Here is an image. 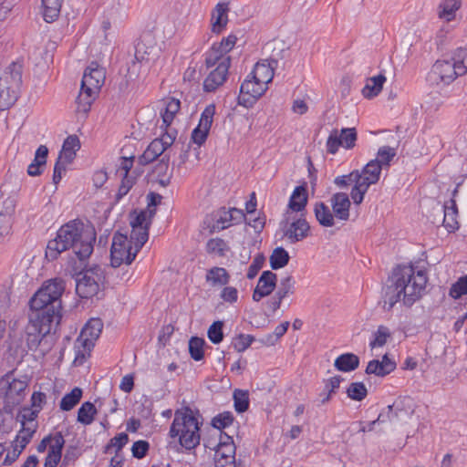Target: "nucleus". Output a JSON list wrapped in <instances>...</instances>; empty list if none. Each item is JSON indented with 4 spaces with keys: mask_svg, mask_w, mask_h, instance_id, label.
<instances>
[{
    "mask_svg": "<svg viewBox=\"0 0 467 467\" xmlns=\"http://www.w3.org/2000/svg\"><path fill=\"white\" fill-rule=\"evenodd\" d=\"M96 236L93 226L86 225L79 219L71 220L63 224L57 236L47 243L46 257L53 261L61 253L71 249L79 262L85 263L93 253Z\"/></svg>",
    "mask_w": 467,
    "mask_h": 467,
    "instance_id": "1",
    "label": "nucleus"
},
{
    "mask_svg": "<svg viewBox=\"0 0 467 467\" xmlns=\"http://www.w3.org/2000/svg\"><path fill=\"white\" fill-rule=\"evenodd\" d=\"M427 281L424 271L419 270L415 274L411 265H398L393 269L383 288V308L389 311L400 300L407 306H412L421 297Z\"/></svg>",
    "mask_w": 467,
    "mask_h": 467,
    "instance_id": "2",
    "label": "nucleus"
},
{
    "mask_svg": "<svg viewBox=\"0 0 467 467\" xmlns=\"http://www.w3.org/2000/svg\"><path fill=\"white\" fill-rule=\"evenodd\" d=\"M64 291L65 282L61 278L45 282L29 300L30 322L58 327L62 318L61 296Z\"/></svg>",
    "mask_w": 467,
    "mask_h": 467,
    "instance_id": "3",
    "label": "nucleus"
},
{
    "mask_svg": "<svg viewBox=\"0 0 467 467\" xmlns=\"http://www.w3.org/2000/svg\"><path fill=\"white\" fill-rule=\"evenodd\" d=\"M169 435L179 438V443L186 450H192L200 443V423L189 407L177 410Z\"/></svg>",
    "mask_w": 467,
    "mask_h": 467,
    "instance_id": "4",
    "label": "nucleus"
},
{
    "mask_svg": "<svg viewBox=\"0 0 467 467\" xmlns=\"http://www.w3.org/2000/svg\"><path fill=\"white\" fill-rule=\"evenodd\" d=\"M23 65L12 62L3 69L0 67V110L9 109L18 98L22 84Z\"/></svg>",
    "mask_w": 467,
    "mask_h": 467,
    "instance_id": "5",
    "label": "nucleus"
},
{
    "mask_svg": "<svg viewBox=\"0 0 467 467\" xmlns=\"http://www.w3.org/2000/svg\"><path fill=\"white\" fill-rule=\"evenodd\" d=\"M105 281L104 272L99 265L84 268L76 277V293L81 298H91L98 295Z\"/></svg>",
    "mask_w": 467,
    "mask_h": 467,
    "instance_id": "6",
    "label": "nucleus"
},
{
    "mask_svg": "<svg viewBox=\"0 0 467 467\" xmlns=\"http://www.w3.org/2000/svg\"><path fill=\"white\" fill-rule=\"evenodd\" d=\"M382 170V166L378 163V161L371 160L359 171V183L354 185L350 192L351 199L355 204L358 205L363 202L364 195L369 186L379 181Z\"/></svg>",
    "mask_w": 467,
    "mask_h": 467,
    "instance_id": "7",
    "label": "nucleus"
},
{
    "mask_svg": "<svg viewBox=\"0 0 467 467\" xmlns=\"http://www.w3.org/2000/svg\"><path fill=\"white\" fill-rule=\"evenodd\" d=\"M138 252L132 248L127 235L116 233L112 239L110 248V264L112 267H119L121 264L130 265Z\"/></svg>",
    "mask_w": 467,
    "mask_h": 467,
    "instance_id": "8",
    "label": "nucleus"
},
{
    "mask_svg": "<svg viewBox=\"0 0 467 467\" xmlns=\"http://www.w3.org/2000/svg\"><path fill=\"white\" fill-rule=\"evenodd\" d=\"M27 387L26 380L15 379L12 373H7L0 379V394L4 395L8 406H16L25 398Z\"/></svg>",
    "mask_w": 467,
    "mask_h": 467,
    "instance_id": "9",
    "label": "nucleus"
},
{
    "mask_svg": "<svg viewBox=\"0 0 467 467\" xmlns=\"http://www.w3.org/2000/svg\"><path fill=\"white\" fill-rule=\"evenodd\" d=\"M357 139L358 134L355 128H343L340 132L334 129L327 140V151L336 154L340 146L351 150L355 147Z\"/></svg>",
    "mask_w": 467,
    "mask_h": 467,
    "instance_id": "10",
    "label": "nucleus"
},
{
    "mask_svg": "<svg viewBox=\"0 0 467 467\" xmlns=\"http://www.w3.org/2000/svg\"><path fill=\"white\" fill-rule=\"evenodd\" d=\"M266 89L267 86L261 87V83L253 78V76H248L241 85L238 104L244 107L252 106Z\"/></svg>",
    "mask_w": 467,
    "mask_h": 467,
    "instance_id": "11",
    "label": "nucleus"
},
{
    "mask_svg": "<svg viewBox=\"0 0 467 467\" xmlns=\"http://www.w3.org/2000/svg\"><path fill=\"white\" fill-rule=\"evenodd\" d=\"M57 327L49 326L42 322H30L26 326V344L30 350H36L40 345L43 337L50 334L52 331L56 332Z\"/></svg>",
    "mask_w": 467,
    "mask_h": 467,
    "instance_id": "12",
    "label": "nucleus"
},
{
    "mask_svg": "<svg viewBox=\"0 0 467 467\" xmlns=\"http://www.w3.org/2000/svg\"><path fill=\"white\" fill-rule=\"evenodd\" d=\"M215 113V106L208 105L202 111L198 126L192 132V140L201 146L203 144L209 134L213 119Z\"/></svg>",
    "mask_w": 467,
    "mask_h": 467,
    "instance_id": "13",
    "label": "nucleus"
},
{
    "mask_svg": "<svg viewBox=\"0 0 467 467\" xmlns=\"http://www.w3.org/2000/svg\"><path fill=\"white\" fill-rule=\"evenodd\" d=\"M231 65V57L227 56L226 58H223L204 79L203 82V89L206 92H213L220 86H222L227 78L228 70Z\"/></svg>",
    "mask_w": 467,
    "mask_h": 467,
    "instance_id": "14",
    "label": "nucleus"
},
{
    "mask_svg": "<svg viewBox=\"0 0 467 467\" xmlns=\"http://www.w3.org/2000/svg\"><path fill=\"white\" fill-rule=\"evenodd\" d=\"M102 328L103 322L100 318H90L82 328L77 342L89 351L94 347V343L99 338Z\"/></svg>",
    "mask_w": 467,
    "mask_h": 467,
    "instance_id": "15",
    "label": "nucleus"
},
{
    "mask_svg": "<svg viewBox=\"0 0 467 467\" xmlns=\"http://www.w3.org/2000/svg\"><path fill=\"white\" fill-rule=\"evenodd\" d=\"M431 75L444 84H450L457 77L462 76L458 72V66L453 57L451 60H437L432 66Z\"/></svg>",
    "mask_w": 467,
    "mask_h": 467,
    "instance_id": "16",
    "label": "nucleus"
},
{
    "mask_svg": "<svg viewBox=\"0 0 467 467\" xmlns=\"http://www.w3.org/2000/svg\"><path fill=\"white\" fill-rule=\"evenodd\" d=\"M411 399L403 398L396 400L392 405L387 407V418L389 421L398 423L405 421L413 414Z\"/></svg>",
    "mask_w": 467,
    "mask_h": 467,
    "instance_id": "17",
    "label": "nucleus"
},
{
    "mask_svg": "<svg viewBox=\"0 0 467 467\" xmlns=\"http://www.w3.org/2000/svg\"><path fill=\"white\" fill-rule=\"evenodd\" d=\"M105 81V70L98 63L92 62L85 70L81 85L88 90L99 91Z\"/></svg>",
    "mask_w": 467,
    "mask_h": 467,
    "instance_id": "18",
    "label": "nucleus"
},
{
    "mask_svg": "<svg viewBox=\"0 0 467 467\" xmlns=\"http://www.w3.org/2000/svg\"><path fill=\"white\" fill-rule=\"evenodd\" d=\"M277 275L272 271H264L253 293V300L258 302L269 296L276 286Z\"/></svg>",
    "mask_w": 467,
    "mask_h": 467,
    "instance_id": "19",
    "label": "nucleus"
},
{
    "mask_svg": "<svg viewBox=\"0 0 467 467\" xmlns=\"http://www.w3.org/2000/svg\"><path fill=\"white\" fill-rule=\"evenodd\" d=\"M310 225L305 218L294 220L285 230L284 236L291 244L304 240L309 234Z\"/></svg>",
    "mask_w": 467,
    "mask_h": 467,
    "instance_id": "20",
    "label": "nucleus"
},
{
    "mask_svg": "<svg viewBox=\"0 0 467 467\" xmlns=\"http://www.w3.org/2000/svg\"><path fill=\"white\" fill-rule=\"evenodd\" d=\"M229 4L226 2L218 3L211 14V30L214 34H220L227 26Z\"/></svg>",
    "mask_w": 467,
    "mask_h": 467,
    "instance_id": "21",
    "label": "nucleus"
},
{
    "mask_svg": "<svg viewBox=\"0 0 467 467\" xmlns=\"http://www.w3.org/2000/svg\"><path fill=\"white\" fill-rule=\"evenodd\" d=\"M333 213L342 221L349 219L350 199L346 192H337L330 199Z\"/></svg>",
    "mask_w": 467,
    "mask_h": 467,
    "instance_id": "22",
    "label": "nucleus"
},
{
    "mask_svg": "<svg viewBox=\"0 0 467 467\" xmlns=\"http://www.w3.org/2000/svg\"><path fill=\"white\" fill-rule=\"evenodd\" d=\"M274 65H277V60L271 59L268 63L258 62L255 64L250 76H253V78L261 83V86H267L274 78Z\"/></svg>",
    "mask_w": 467,
    "mask_h": 467,
    "instance_id": "23",
    "label": "nucleus"
},
{
    "mask_svg": "<svg viewBox=\"0 0 467 467\" xmlns=\"http://www.w3.org/2000/svg\"><path fill=\"white\" fill-rule=\"evenodd\" d=\"M449 203L450 204L445 203L442 206V223L449 232H454L459 228V223L457 221L458 209L456 202L453 199H451Z\"/></svg>",
    "mask_w": 467,
    "mask_h": 467,
    "instance_id": "24",
    "label": "nucleus"
},
{
    "mask_svg": "<svg viewBox=\"0 0 467 467\" xmlns=\"http://www.w3.org/2000/svg\"><path fill=\"white\" fill-rule=\"evenodd\" d=\"M234 213H237L240 219L244 218V213L242 210L233 208L226 210L225 208L220 209L214 216L213 228L223 230L230 226V223L234 221Z\"/></svg>",
    "mask_w": 467,
    "mask_h": 467,
    "instance_id": "25",
    "label": "nucleus"
},
{
    "mask_svg": "<svg viewBox=\"0 0 467 467\" xmlns=\"http://www.w3.org/2000/svg\"><path fill=\"white\" fill-rule=\"evenodd\" d=\"M80 149V141L77 135H69L63 142L59 152V159H64L66 162H72L76 157V152Z\"/></svg>",
    "mask_w": 467,
    "mask_h": 467,
    "instance_id": "26",
    "label": "nucleus"
},
{
    "mask_svg": "<svg viewBox=\"0 0 467 467\" xmlns=\"http://www.w3.org/2000/svg\"><path fill=\"white\" fill-rule=\"evenodd\" d=\"M98 94L99 92L95 90L89 91L88 90V88L81 85L79 94L76 100L77 112L86 115L90 110L91 105Z\"/></svg>",
    "mask_w": 467,
    "mask_h": 467,
    "instance_id": "27",
    "label": "nucleus"
},
{
    "mask_svg": "<svg viewBox=\"0 0 467 467\" xmlns=\"http://www.w3.org/2000/svg\"><path fill=\"white\" fill-rule=\"evenodd\" d=\"M205 280L212 286H223L229 283L230 275L225 268L214 266L207 271Z\"/></svg>",
    "mask_w": 467,
    "mask_h": 467,
    "instance_id": "28",
    "label": "nucleus"
},
{
    "mask_svg": "<svg viewBox=\"0 0 467 467\" xmlns=\"http://www.w3.org/2000/svg\"><path fill=\"white\" fill-rule=\"evenodd\" d=\"M307 199L306 188L303 185L296 186L290 197L288 208L293 212H302L306 206Z\"/></svg>",
    "mask_w": 467,
    "mask_h": 467,
    "instance_id": "29",
    "label": "nucleus"
},
{
    "mask_svg": "<svg viewBox=\"0 0 467 467\" xmlns=\"http://www.w3.org/2000/svg\"><path fill=\"white\" fill-rule=\"evenodd\" d=\"M359 365V358L353 353H345L338 356L334 363L335 368L342 372L355 370Z\"/></svg>",
    "mask_w": 467,
    "mask_h": 467,
    "instance_id": "30",
    "label": "nucleus"
},
{
    "mask_svg": "<svg viewBox=\"0 0 467 467\" xmlns=\"http://www.w3.org/2000/svg\"><path fill=\"white\" fill-rule=\"evenodd\" d=\"M166 149L162 146L161 142L155 139L150 143L143 154L140 157V163L141 165L149 164L154 161Z\"/></svg>",
    "mask_w": 467,
    "mask_h": 467,
    "instance_id": "31",
    "label": "nucleus"
},
{
    "mask_svg": "<svg viewBox=\"0 0 467 467\" xmlns=\"http://www.w3.org/2000/svg\"><path fill=\"white\" fill-rule=\"evenodd\" d=\"M385 81L386 77L383 74L368 78L362 89V95L367 99H372L378 96L382 90Z\"/></svg>",
    "mask_w": 467,
    "mask_h": 467,
    "instance_id": "32",
    "label": "nucleus"
},
{
    "mask_svg": "<svg viewBox=\"0 0 467 467\" xmlns=\"http://www.w3.org/2000/svg\"><path fill=\"white\" fill-rule=\"evenodd\" d=\"M314 213L317 222L324 227H332L335 224V214L324 202L315 204Z\"/></svg>",
    "mask_w": 467,
    "mask_h": 467,
    "instance_id": "33",
    "label": "nucleus"
},
{
    "mask_svg": "<svg viewBox=\"0 0 467 467\" xmlns=\"http://www.w3.org/2000/svg\"><path fill=\"white\" fill-rule=\"evenodd\" d=\"M462 5L461 0H443L439 5V17L450 22L454 19L455 13Z\"/></svg>",
    "mask_w": 467,
    "mask_h": 467,
    "instance_id": "34",
    "label": "nucleus"
},
{
    "mask_svg": "<svg viewBox=\"0 0 467 467\" xmlns=\"http://www.w3.org/2000/svg\"><path fill=\"white\" fill-rule=\"evenodd\" d=\"M160 50L157 47H146L143 42L138 43L136 47L135 58L139 62H153L159 55Z\"/></svg>",
    "mask_w": 467,
    "mask_h": 467,
    "instance_id": "35",
    "label": "nucleus"
},
{
    "mask_svg": "<svg viewBox=\"0 0 467 467\" xmlns=\"http://www.w3.org/2000/svg\"><path fill=\"white\" fill-rule=\"evenodd\" d=\"M44 8L43 17L47 23L54 22L59 16L61 9L60 0H42Z\"/></svg>",
    "mask_w": 467,
    "mask_h": 467,
    "instance_id": "36",
    "label": "nucleus"
},
{
    "mask_svg": "<svg viewBox=\"0 0 467 467\" xmlns=\"http://www.w3.org/2000/svg\"><path fill=\"white\" fill-rule=\"evenodd\" d=\"M181 102L174 98L169 99L164 111L161 112L162 122L165 128H168L172 122L176 113L180 110Z\"/></svg>",
    "mask_w": 467,
    "mask_h": 467,
    "instance_id": "37",
    "label": "nucleus"
},
{
    "mask_svg": "<svg viewBox=\"0 0 467 467\" xmlns=\"http://www.w3.org/2000/svg\"><path fill=\"white\" fill-rule=\"evenodd\" d=\"M97 414V409L90 401L84 402L78 411V421L89 425L93 422L94 417Z\"/></svg>",
    "mask_w": 467,
    "mask_h": 467,
    "instance_id": "38",
    "label": "nucleus"
},
{
    "mask_svg": "<svg viewBox=\"0 0 467 467\" xmlns=\"http://www.w3.org/2000/svg\"><path fill=\"white\" fill-rule=\"evenodd\" d=\"M82 389L78 387L74 388L69 393L66 394L60 401V410L64 411L71 410L81 400Z\"/></svg>",
    "mask_w": 467,
    "mask_h": 467,
    "instance_id": "39",
    "label": "nucleus"
},
{
    "mask_svg": "<svg viewBox=\"0 0 467 467\" xmlns=\"http://www.w3.org/2000/svg\"><path fill=\"white\" fill-rule=\"evenodd\" d=\"M290 256L283 247H276L270 255V265L274 270L285 267L289 262Z\"/></svg>",
    "mask_w": 467,
    "mask_h": 467,
    "instance_id": "40",
    "label": "nucleus"
},
{
    "mask_svg": "<svg viewBox=\"0 0 467 467\" xmlns=\"http://www.w3.org/2000/svg\"><path fill=\"white\" fill-rule=\"evenodd\" d=\"M149 230L147 227L132 228L129 242H130L131 245L132 244H134L136 252H139L148 241Z\"/></svg>",
    "mask_w": 467,
    "mask_h": 467,
    "instance_id": "41",
    "label": "nucleus"
},
{
    "mask_svg": "<svg viewBox=\"0 0 467 467\" xmlns=\"http://www.w3.org/2000/svg\"><path fill=\"white\" fill-rule=\"evenodd\" d=\"M130 216L131 228L147 227V229H150L152 219L154 218L150 217V213L146 210H142L140 213L134 211Z\"/></svg>",
    "mask_w": 467,
    "mask_h": 467,
    "instance_id": "42",
    "label": "nucleus"
},
{
    "mask_svg": "<svg viewBox=\"0 0 467 467\" xmlns=\"http://www.w3.org/2000/svg\"><path fill=\"white\" fill-rule=\"evenodd\" d=\"M392 334L389 327L386 326L380 325L378 327V329L374 332V338L370 341L369 347L371 348H381L383 347L387 341L391 337Z\"/></svg>",
    "mask_w": 467,
    "mask_h": 467,
    "instance_id": "43",
    "label": "nucleus"
},
{
    "mask_svg": "<svg viewBox=\"0 0 467 467\" xmlns=\"http://www.w3.org/2000/svg\"><path fill=\"white\" fill-rule=\"evenodd\" d=\"M234 409L237 412L243 413L249 408V392L248 390L236 389L234 391Z\"/></svg>",
    "mask_w": 467,
    "mask_h": 467,
    "instance_id": "44",
    "label": "nucleus"
},
{
    "mask_svg": "<svg viewBox=\"0 0 467 467\" xmlns=\"http://www.w3.org/2000/svg\"><path fill=\"white\" fill-rule=\"evenodd\" d=\"M347 396L356 401L363 400L368 395V389L363 382H352L347 389Z\"/></svg>",
    "mask_w": 467,
    "mask_h": 467,
    "instance_id": "45",
    "label": "nucleus"
},
{
    "mask_svg": "<svg viewBox=\"0 0 467 467\" xmlns=\"http://www.w3.org/2000/svg\"><path fill=\"white\" fill-rule=\"evenodd\" d=\"M204 339L198 337H192L189 340V353L191 358L195 361H200L203 358V346Z\"/></svg>",
    "mask_w": 467,
    "mask_h": 467,
    "instance_id": "46",
    "label": "nucleus"
},
{
    "mask_svg": "<svg viewBox=\"0 0 467 467\" xmlns=\"http://www.w3.org/2000/svg\"><path fill=\"white\" fill-rule=\"evenodd\" d=\"M228 249L226 242L221 238H212L206 244V252L218 256H224Z\"/></svg>",
    "mask_w": 467,
    "mask_h": 467,
    "instance_id": "47",
    "label": "nucleus"
},
{
    "mask_svg": "<svg viewBox=\"0 0 467 467\" xmlns=\"http://www.w3.org/2000/svg\"><path fill=\"white\" fill-rule=\"evenodd\" d=\"M295 284L296 281L292 275H286L282 278L275 296L284 299L288 295H293L295 293Z\"/></svg>",
    "mask_w": 467,
    "mask_h": 467,
    "instance_id": "48",
    "label": "nucleus"
},
{
    "mask_svg": "<svg viewBox=\"0 0 467 467\" xmlns=\"http://www.w3.org/2000/svg\"><path fill=\"white\" fill-rule=\"evenodd\" d=\"M235 445L234 442L224 443L219 442L215 447V458L226 459L231 461V459H235Z\"/></svg>",
    "mask_w": 467,
    "mask_h": 467,
    "instance_id": "49",
    "label": "nucleus"
},
{
    "mask_svg": "<svg viewBox=\"0 0 467 467\" xmlns=\"http://www.w3.org/2000/svg\"><path fill=\"white\" fill-rule=\"evenodd\" d=\"M396 156V149L389 146L380 147L378 150L377 158L378 163L382 166V169L389 167L392 159Z\"/></svg>",
    "mask_w": 467,
    "mask_h": 467,
    "instance_id": "50",
    "label": "nucleus"
},
{
    "mask_svg": "<svg viewBox=\"0 0 467 467\" xmlns=\"http://www.w3.org/2000/svg\"><path fill=\"white\" fill-rule=\"evenodd\" d=\"M237 41V36L234 34H230L228 36L223 37L221 42L214 43L213 45V50H217L224 57L227 53H229L234 47L235 46Z\"/></svg>",
    "mask_w": 467,
    "mask_h": 467,
    "instance_id": "51",
    "label": "nucleus"
},
{
    "mask_svg": "<svg viewBox=\"0 0 467 467\" xmlns=\"http://www.w3.org/2000/svg\"><path fill=\"white\" fill-rule=\"evenodd\" d=\"M223 321H214L207 331V336L210 341L213 344H219L223 339Z\"/></svg>",
    "mask_w": 467,
    "mask_h": 467,
    "instance_id": "52",
    "label": "nucleus"
},
{
    "mask_svg": "<svg viewBox=\"0 0 467 467\" xmlns=\"http://www.w3.org/2000/svg\"><path fill=\"white\" fill-rule=\"evenodd\" d=\"M234 415L230 411H224L218 414L212 420L213 428L222 431L223 429L230 426L234 422Z\"/></svg>",
    "mask_w": 467,
    "mask_h": 467,
    "instance_id": "53",
    "label": "nucleus"
},
{
    "mask_svg": "<svg viewBox=\"0 0 467 467\" xmlns=\"http://www.w3.org/2000/svg\"><path fill=\"white\" fill-rule=\"evenodd\" d=\"M334 183L340 188H345L350 183L358 185L359 183V171L355 170L348 175L337 176L335 178Z\"/></svg>",
    "mask_w": 467,
    "mask_h": 467,
    "instance_id": "54",
    "label": "nucleus"
},
{
    "mask_svg": "<svg viewBox=\"0 0 467 467\" xmlns=\"http://www.w3.org/2000/svg\"><path fill=\"white\" fill-rule=\"evenodd\" d=\"M129 436L125 432L119 433L114 438L110 439L109 442L106 445L104 452L108 453L111 448H116V454L127 444Z\"/></svg>",
    "mask_w": 467,
    "mask_h": 467,
    "instance_id": "55",
    "label": "nucleus"
},
{
    "mask_svg": "<svg viewBox=\"0 0 467 467\" xmlns=\"http://www.w3.org/2000/svg\"><path fill=\"white\" fill-rule=\"evenodd\" d=\"M467 294V275L460 277L450 288L449 295L457 299Z\"/></svg>",
    "mask_w": 467,
    "mask_h": 467,
    "instance_id": "56",
    "label": "nucleus"
},
{
    "mask_svg": "<svg viewBox=\"0 0 467 467\" xmlns=\"http://www.w3.org/2000/svg\"><path fill=\"white\" fill-rule=\"evenodd\" d=\"M254 337L251 335L239 334L233 339V347L237 352L247 349L254 342Z\"/></svg>",
    "mask_w": 467,
    "mask_h": 467,
    "instance_id": "57",
    "label": "nucleus"
},
{
    "mask_svg": "<svg viewBox=\"0 0 467 467\" xmlns=\"http://www.w3.org/2000/svg\"><path fill=\"white\" fill-rule=\"evenodd\" d=\"M452 57L458 66V72L464 75L467 72V48L456 49Z\"/></svg>",
    "mask_w": 467,
    "mask_h": 467,
    "instance_id": "58",
    "label": "nucleus"
},
{
    "mask_svg": "<svg viewBox=\"0 0 467 467\" xmlns=\"http://www.w3.org/2000/svg\"><path fill=\"white\" fill-rule=\"evenodd\" d=\"M39 413V410H31L29 408H24L21 412L17 415V420L22 425L25 424L32 425Z\"/></svg>",
    "mask_w": 467,
    "mask_h": 467,
    "instance_id": "59",
    "label": "nucleus"
},
{
    "mask_svg": "<svg viewBox=\"0 0 467 467\" xmlns=\"http://www.w3.org/2000/svg\"><path fill=\"white\" fill-rule=\"evenodd\" d=\"M162 196L157 192H150L147 195L148 205L145 209L150 213V217L156 214V206L161 202Z\"/></svg>",
    "mask_w": 467,
    "mask_h": 467,
    "instance_id": "60",
    "label": "nucleus"
},
{
    "mask_svg": "<svg viewBox=\"0 0 467 467\" xmlns=\"http://www.w3.org/2000/svg\"><path fill=\"white\" fill-rule=\"evenodd\" d=\"M134 184V178L131 176H122L121 183L119 187V191L116 194V202H118L122 197H124Z\"/></svg>",
    "mask_w": 467,
    "mask_h": 467,
    "instance_id": "61",
    "label": "nucleus"
},
{
    "mask_svg": "<svg viewBox=\"0 0 467 467\" xmlns=\"http://www.w3.org/2000/svg\"><path fill=\"white\" fill-rule=\"evenodd\" d=\"M366 373L368 375L374 374L379 377H385L389 375L388 371L385 370L384 366H382L378 359L370 360L368 363Z\"/></svg>",
    "mask_w": 467,
    "mask_h": 467,
    "instance_id": "62",
    "label": "nucleus"
},
{
    "mask_svg": "<svg viewBox=\"0 0 467 467\" xmlns=\"http://www.w3.org/2000/svg\"><path fill=\"white\" fill-rule=\"evenodd\" d=\"M70 163L71 162H66L64 159H59V157H57V160L54 166V173H53V179H52L54 184H56V185L58 184V182L62 179L63 173L67 170V165L70 164Z\"/></svg>",
    "mask_w": 467,
    "mask_h": 467,
    "instance_id": "63",
    "label": "nucleus"
},
{
    "mask_svg": "<svg viewBox=\"0 0 467 467\" xmlns=\"http://www.w3.org/2000/svg\"><path fill=\"white\" fill-rule=\"evenodd\" d=\"M149 448H150V444L146 441L140 440V441H135L131 448L133 457H135L137 459L143 458L147 454Z\"/></svg>",
    "mask_w": 467,
    "mask_h": 467,
    "instance_id": "64",
    "label": "nucleus"
}]
</instances>
